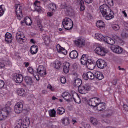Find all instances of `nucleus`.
I'll list each match as a JSON object with an SVG mask.
<instances>
[{
    "mask_svg": "<svg viewBox=\"0 0 128 128\" xmlns=\"http://www.w3.org/2000/svg\"><path fill=\"white\" fill-rule=\"evenodd\" d=\"M28 70L29 74H30L34 76L38 81L40 80V77L39 76H36V72H34V68H28Z\"/></svg>",
    "mask_w": 128,
    "mask_h": 128,
    "instance_id": "f3484780",
    "label": "nucleus"
},
{
    "mask_svg": "<svg viewBox=\"0 0 128 128\" xmlns=\"http://www.w3.org/2000/svg\"><path fill=\"white\" fill-rule=\"evenodd\" d=\"M36 76H38L42 78H44L46 76V69L44 68V66H39L36 69Z\"/></svg>",
    "mask_w": 128,
    "mask_h": 128,
    "instance_id": "39448f33",
    "label": "nucleus"
},
{
    "mask_svg": "<svg viewBox=\"0 0 128 128\" xmlns=\"http://www.w3.org/2000/svg\"><path fill=\"white\" fill-rule=\"evenodd\" d=\"M118 68L119 70H122L123 72L126 71V70H124V68H121L120 66L118 67Z\"/></svg>",
    "mask_w": 128,
    "mask_h": 128,
    "instance_id": "680f3d73",
    "label": "nucleus"
},
{
    "mask_svg": "<svg viewBox=\"0 0 128 128\" xmlns=\"http://www.w3.org/2000/svg\"><path fill=\"white\" fill-rule=\"evenodd\" d=\"M91 88L90 86V85L86 84L79 86L78 90L80 94H88Z\"/></svg>",
    "mask_w": 128,
    "mask_h": 128,
    "instance_id": "423d86ee",
    "label": "nucleus"
},
{
    "mask_svg": "<svg viewBox=\"0 0 128 128\" xmlns=\"http://www.w3.org/2000/svg\"><path fill=\"white\" fill-rule=\"evenodd\" d=\"M74 95H71L69 94L66 97V98H65V100H66V102H72V100H74Z\"/></svg>",
    "mask_w": 128,
    "mask_h": 128,
    "instance_id": "c03bdc74",
    "label": "nucleus"
},
{
    "mask_svg": "<svg viewBox=\"0 0 128 128\" xmlns=\"http://www.w3.org/2000/svg\"><path fill=\"white\" fill-rule=\"evenodd\" d=\"M84 80H94L95 76L94 74L92 72H88L86 74H84L82 76Z\"/></svg>",
    "mask_w": 128,
    "mask_h": 128,
    "instance_id": "f8f14e48",
    "label": "nucleus"
},
{
    "mask_svg": "<svg viewBox=\"0 0 128 128\" xmlns=\"http://www.w3.org/2000/svg\"><path fill=\"white\" fill-rule=\"evenodd\" d=\"M30 42H31L32 44H36V40H34V39H32L30 40Z\"/></svg>",
    "mask_w": 128,
    "mask_h": 128,
    "instance_id": "0e129e2a",
    "label": "nucleus"
},
{
    "mask_svg": "<svg viewBox=\"0 0 128 128\" xmlns=\"http://www.w3.org/2000/svg\"><path fill=\"white\" fill-rule=\"evenodd\" d=\"M52 100H58V98H56V96H53L52 98Z\"/></svg>",
    "mask_w": 128,
    "mask_h": 128,
    "instance_id": "69168bd1",
    "label": "nucleus"
},
{
    "mask_svg": "<svg viewBox=\"0 0 128 128\" xmlns=\"http://www.w3.org/2000/svg\"><path fill=\"white\" fill-rule=\"evenodd\" d=\"M95 52L99 56H104L108 52V50L104 47H97L95 49Z\"/></svg>",
    "mask_w": 128,
    "mask_h": 128,
    "instance_id": "0eeeda50",
    "label": "nucleus"
},
{
    "mask_svg": "<svg viewBox=\"0 0 128 128\" xmlns=\"http://www.w3.org/2000/svg\"><path fill=\"white\" fill-rule=\"evenodd\" d=\"M104 42L108 44H110L111 46H114L116 44V41L111 38L108 36H106L105 39L104 40Z\"/></svg>",
    "mask_w": 128,
    "mask_h": 128,
    "instance_id": "412c9836",
    "label": "nucleus"
},
{
    "mask_svg": "<svg viewBox=\"0 0 128 128\" xmlns=\"http://www.w3.org/2000/svg\"><path fill=\"white\" fill-rule=\"evenodd\" d=\"M75 44L77 46H86V38H80L75 41Z\"/></svg>",
    "mask_w": 128,
    "mask_h": 128,
    "instance_id": "2eb2a0df",
    "label": "nucleus"
},
{
    "mask_svg": "<svg viewBox=\"0 0 128 128\" xmlns=\"http://www.w3.org/2000/svg\"><path fill=\"white\" fill-rule=\"evenodd\" d=\"M24 65H25V66H26V68H28V67L30 66V63L25 62Z\"/></svg>",
    "mask_w": 128,
    "mask_h": 128,
    "instance_id": "e2e57ef3",
    "label": "nucleus"
},
{
    "mask_svg": "<svg viewBox=\"0 0 128 128\" xmlns=\"http://www.w3.org/2000/svg\"><path fill=\"white\" fill-rule=\"evenodd\" d=\"M5 40L8 44H12V35L10 33L7 32L5 35Z\"/></svg>",
    "mask_w": 128,
    "mask_h": 128,
    "instance_id": "5701e85b",
    "label": "nucleus"
},
{
    "mask_svg": "<svg viewBox=\"0 0 128 128\" xmlns=\"http://www.w3.org/2000/svg\"><path fill=\"white\" fill-rule=\"evenodd\" d=\"M100 104V100L98 98H92L90 99L88 102V105L92 108H94V110L98 108L97 106H98Z\"/></svg>",
    "mask_w": 128,
    "mask_h": 128,
    "instance_id": "20e7f679",
    "label": "nucleus"
},
{
    "mask_svg": "<svg viewBox=\"0 0 128 128\" xmlns=\"http://www.w3.org/2000/svg\"><path fill=\"white\" fill-rule=\"evenodd\" d=\"M16 14L19 20H21L23 18L22 11V6L20 4H17L15 6Z\"/></svg>",
    "mask_w": 128,
    "mask_h": 128,
    "instance_id": "6e6552de",
    "label": "nucleus"
},
{
    "mask_svg": "<svg viewBox=\"0 0 128 128\" xmlns=\"http://www.w3.org/2000/svg\"><path fill=\"white\" fill-rule=\"evenodd\" d=\"M48 114L50 118H56V112L54 110H49Z\"/></svg>",
    "mask_w": 128,
    "mask_h": 128,
    "instance_id": "e433bc0d",
    "label": "nucleus"
},
{
    "mask_svg": "<svg viewBox=\"0 0 128 128\" xmlns=\"http://www.w3.org/2000/svg\"><path fill=\"white\" fill-rule=\"evenodd\" d=\"M92 2H94V0H85V2H86V4H92Z\"/></svg>",
    "mask_w": 128,
    "mask_h": 128,
    "instance_id": "6e6d98bb",
    "label": "nucleus"
},
{
    "mask_svg": "<svg viewBox=\"0 0 128 128\" xmlns=\"http://www.w3.org/2000/svg\"><path fill=\"white\" fill-rule=\"evenodd\" d=\"M24 108V104L22 102H18L15 106V112L16 114H21Z\"/></svg>",
    "mask_w": 128,
    "mask_h": 128,
    "instance_id": "4468645a",
    "label": "nucleus"
},
{
    "mask_svg": "<svg viewBox=\"0 0 128 128\" xmlns=\"http://www.w3.org/2000/svg\"><path fill=\"white\" fill-rule=\"evenodd\" d=\"M113 84H114V86H116V80H114L113 81Z\"/></svg>",
    "mask_w": 128,
    "mask_h": 128,
    "instance_id": "338daca9",
    "label": "nucleus"
},
{
    "mask_svg": "<svg viewBox=\"0 0 128 128\" xmlns=\"http://www.w3.org/2000/svg\"><path fill=\"white\" fill-rule=\"evenodd\" d=\"M4 12H6V7L4 6H0V18H2L4 14Z\"/></svg>",
    "mask_w": 128,
    "mask_h": 128,
    "instance_id": "4c0bfd02",
    "label": "nucleus"
},
{
    "mask_svg": "<svg viewBox=\"0 0 128 128\" xmlns=\"http://www.w3.org/2000/svg\"><path fill=\"white\" fill-rule=\"evenodd\" d=\"M57 112L59 116H62L66 112V110L62 107H60L58 108Z\"/></svg>",
    "mask_w": 128,
    "mask_h": 128,
    "instance_id": "c9c22d12",
    "label": "nucleus"
},
{
    "mask_svg": "<svg viewBox=\"0 0 128 128\" xmlns=\"http://www.w3.org/2000/svg\"><path fill=\"white\" fill-rule=\"evenodd\" d=\"M95 78H97L99 80H102L104 78V74L101 72H96L94 73Z\"/></svg>",
    "mask_w": 128,
    "mask_h": 128,
    "instance_id": "c756f323",
    "label": "nucleus"
},
{
    "mask_svg": "<svg viewBox=\"0 0 128 128\" xmlns=\"http://www.w3.org/2000/svg\"><path fill=\"white\" fill-rule=\"evenodd\" d=\"M70 68V64L68 62H66L64 64L63 70L64 74H68Z\"/></svg>",
    "mask_w": 128,
    "mask_h": 128,
    "instance_id": "aec40b11",
    "label": "nucleus"
},
{
    "mask_svg": "<svg viewBox=\"0 0 128 128\" xmlns=\"http://www.w3.org/2000/svg\"><path fill=\"white\" fill-rule=\"evenodd\" d=\"M22 120H20L17 122L15 128H22Z\"/></svg>",
    "mask_w": 128,
    "mask_h": 128,
    "instance_id": "a18cd8bd",
    "label": "nucleus"
},
{
    "mask_svg": "<svg viewBox=\"0 0 128 128\" xmlns=\"http://www.w3.org/2000/svg\"><path fill=\"white\" fill-rule=\"evenodd\" d=\"M62 122L63 124H65V126H68L70 124V119L68 118H64L62 120Z\"/></svg>",
    "mask_w": 128,
    "mask_h": 128,
    "instance_id": "49530a36",
    "label": "nucleus"
},
{
    "mask_svg": "<svg viewBox=\"0 0 128 128\" xmlns=\"http://www.w3.org/2000/svg\"><path fill=\"white\" fill-rule=\"evenodd\" d=\"M5 66H6L4 65V64L0 62V68H4Z\"/></svg>",
    "mask_w": 128,
    "mask_h": 128,
    "instance_id": "4d7b16f0",
    "label": "nucleus"
},
{
    "mask_svg": "<svg viewBox=\"0 0 128 128\" xmlns=\"http://www.w3.org/2000/svg\"><path fill=\"white\" fill-rule=\"evenodd\" d=\"M48 16H50V17L52 16H54V13L49 12L48 13Z\"/></svg>",
    "mask_w": 128,
    "mask_h": 128,
    "instance_id": "bf43d9fd",
    "label": "nucleus"
},
{
    "mask_svg": "<svg viewBox=\"0 0 128 128\" xmlns=\"http://www.w3.org/2000/svg\"><path fill=\"white\" fill-rule=\"evenodd\" d=\"M78 53L76 50H73L70 54V57L72 60H76V58H78Z\"/></svg>",
    "mask_w": 128,
    "mask_h": 128,
    "instance_id": "7c9ffc66",
    "label": "nucleus"
},
{
    "mask_svg": "<svg viewBox=\"0 0 128 128\" xmlns=\"http://www.w3.org/2000/svg\"><path fill=\"white\" fill-rule=\"evenodd\" d=\"M112 30L116 32H118V30H120V25L118 24H112Z\"/></svg>",
    "mask_w": 128,
    "mask_h": 128,
    "instance_id": "58836bf2",
    "label": "nucleus"
},
{
    "mask_svg": "<svg viewBox=\"0 0 128 128\" xmlns=\"http://www.w3.org/2000/svg\"><path fill=\"white\" fill-rule=\"evenodd\" d=\"M84 128H90V125L89 124H86L84 126Z\"/></svg>",
    "mask_w": 128,
    "mask_h": 128,
    "instance_id": "052dcab7",
    "label": "nucleus"
},
{
    "mask_svg": "<svg viewBox=\"0 0 128 128\" xmlns=\"http://www.w3.org/2000/svg\"><path fill=\"white\" fill-rule=\"evenodd\" d=\"M13 78L16 84H22L24 82V76L20 74H14Z\"/></svg>",
    "mask_w": 128,
    "mask_h": 128,
    "instance_id": "9b49d317",
    "label": "nucleus"
},
{
    "mask_svg": "<svg viewBox=\"0 0 128 128\" xmlns=\"http://www.w3.org/2000/svg\"><path fill=\"white\" fill-rule=\"evenodd\" d=\"M25 82L28 86H34V80H32V78L30 76H26L25 78Z\"/></svg>",
    "mask_w": 128,
    "mask_h": 128,
    "instance_id": "6ab92c4d",
    "label": "nucleus"
},
{
    "mask_svg": "<svg viewBox=\"0 0 128 128\" xmlns=\"http://www.w3.org/2000/svg\"><path fill=\"white\" fill-rule=\"evenodd\" d=\"M122 12L125 18H128V14H126V11H122Z\"/></svg>",
    "mask_w": 128,
    "mask_h": 128,
    "instance_id": "13d9d810",
    "label": "nucleus"
},
{
    "mask_svg": "<svg viewBox=\"0 0 128 128\" xmlns=\"http://www.w3.org/2000/svg\"><path fill=\"white\" fill-rule=\"evenodd\" d=\"M22 24H26V26H30L32 24V20L29 17H26L24 20H22Z\"/></svg>",
    "mask_w": 128,
    "mask_h": 128,
    "instance_id": "cd10ccee",
    "label": "nucleus"
},
{
    "mask_svg": "<svg viewBox=\"0 0 128 128\" xmlns=\"http://www.w3.org/2000/svg\"><path fill=\"white\" fill-rule=\"evenodd\" d=\"M22 124L24 128H28V126H30V118L26 117L22 122Z\"/></svg>",
    "mask_w": 128,
    "mask_h": 128,
    "instance_id": "393cba45",
    "label": "nucleus"
},
{
    "mask_svg": "<svg viewBox=\"0 0 128 128\" xmlns=\"http://www.w3.org/2000/svg\"><path fill=\"white\" fill-rule=\"evenodd\" d=\"M96 26L100 30H104L106 28V23L102 20H99L96 23Z\"/></svg>",
    "mask_w": 128,
    "mask_h": 128,
    "instance_id": "bb28decb",
    "label": "nucleus"
},
{
    "mask_svg": "<svg viewBox=\"0 0 128 128\" xmlns=\"http://www.w3.org/2000/svg\"><path fill=\"white\" fill-rule=\"evenodd\" d=\"M110 49L112 52H113L117 54H122V48L120 47V46H113L110 48Z\"/></svg>",
    "mask_w": 128,
    "mask_h": 128,
    "instance_id": "ddd939ff",
    "label": "nucleus"
},
{
    "mask_svg": "<svg viewBox=\"0 0 128 128\" xmlns=\"http://www.w3.org/2000/svg\"><path fill=\"white\" fill-rule=\"evenodd\" d=\"M106 36H104L102 34L97 33L95 34V40H99V42H104Z\"/></svg>",
    "mask_w": 128,
    "mask_h": 128,
    "instance_id": "b1692460",
    "label": "nucleus"
},
{
    "mask_svg": "<svg viewBox=\"0 0 128 128\" xmlns=\"http://www.w3.org/2000/svg\"><path fill=\"white\" fill-rule=\"evenodd\" d=\"M70 94V93L68 92H64L63 94H62V96L64 98V100H66V97L68 96V95Z\"/></svg>",
    "mask_w": 128,
    "mask_h": 128,
    "instance_id": "5fc2aeb1",
    "label": "nucleus"
},
{
    "mask_svg": "<svg viewBox=\"0 0 128 128\" xmlns=\"http://www.w3.org/2000/svg\"><path fill=\"white\" fill-rule=\"evenodd\" d=\"M124 26H126V28H128V23H124Z\"/></svg>",
    "mask_w": 128,
    "mask_h": 128,
    "instance_id": "774afa93",
    "label": "nucleus"
},
{
    "mask_svg": "<svg viewBox=\"0 0 128 128\" xmlns=\"http://www.w3.org/2000/svg\"><path fill=\"white\" fill-rule=\"evenodd\" d=\"M48 10L50 12H55L56 10V4H50Z\"/></svg>",
    "mask_w": 128,
    "mask_h": 128,
    "instance_id": "ea45409f",
    "label": "nucleus"
},
{
    "mask_svg": "<svg viewBox=\"0 0 128 128\" xmlns=\"http://www.w3.org/2000/svg\"><path fill=\"white\" fill-rule=\"evenodd\" d=\"M48 90H50L51 92H56V88H54V87H52V85L50 84H48Z\"/></svg>",
    "mask_w": 128,
    "mask_h": 128,
    "instance_id": "de8ad7c7",
    "label": "nucleus"
},
{
    "mask_svg": "<svg viewBox=\"0 0 128 128\" xmlns=\"http://www.w3.org/2000/svg\"><path fill=\"white\" fill-rule=\"evenodd\" d=\"M87 64H94V60L92 59H88Z\"/></svg>",
    "mask_w": 128,
    "mask_h": 128,
    "instance_id": "603ef678",
    "label": "nucleus"
},
{
    "mask_svg": "<svg viewBox=\"0 0 128 128\" xmlns=\"http://www.w3.org/2000/svg\"><path fill=\"white\" fill-rule=\"evenodd\" d=\"M107 4H108L110 6H114V0H107Z\"/></svg>",
    "mask_w": 128,
    "mask_h": 128,
    "instance_id": "09e8293b",
    "label": "nucleus"
},
{
    "mask_svg": "<svg viewBox=\"0 0 128 128\" xmlns=\"http://www.w3.org/2000/svg\"><path fill=\"white\" fill-rule=\"evenodd\" d=\"M100 8L102 16L106 20H111L114 18V12L108 5L103 4L100 6Z\"/></svg>",
    "mask_w": 128,
    "mask_h": 128,
    "instance_id": "f257e3e1",
    "label": "nucleus"
},
{
    "mask_svg": "<svg viewBox=\"0 0 128 128\" xmlns=\"http://www.w3.org/2000/svg\"><path fill=\"white\" fill-rule=\"evenodd\" d=\"M99 107L95 110V112H102L104 110H106V104L104 103L100 104Z\"/></svg>",
    "mask_w": 128,
    "mask_h": 128,
    "instance_id": "72a5a7b5",
    "label": "nucleus"
},
{
    "mask_svg": "<svg viewBox=\"0 0 128 128\" xmlns=\"http://www.w3.org/2000/svg\"><path fill=\"white\" fill-rule=\"evenodd\" d=\"M62 26L66 30H70L74 28V22L70 18H66L63 20Z\"/></svg>",
    "mask_w": 128,
    "mask_h": 128,
    "instance_id": "7ed1b4c3",
    "label": "nucleus"
},
{
    "mask_svg": "<svg viewBox=\"0 0 128 128\" xmlns=\"http://www.w3.org/2000/svg\"><path fill=\"white\" fill-rule=\"evenodd\" d=\"M17 94L19 96H23L24 97L26 96V90L23 88L18 89L16 91Z\"/></svg>",
    "mask_w": 128,
    "mask_h": 128,
    "instance_id": "a878e982",
    "label": "nucleus"
},
{
    "mask_svg": "<svg viewBox=\"0 0 128 128\" xmlns=\"http://www.w3.org/2000/svg\"><path fill=\"white\" fill-rule=\"evenodd\" d=\"M76 86L79 88V86H82V81L80 79H76L74 82Z\"/></svg>",
    "mask_w": 128,
    "mask_h": 128,
    "instance_id": "a19ab883",
    "label": "nucleus"
},
{
    "mask_svg": "<svg viewBox=\"0 0 128 128\" xmlns=\"http://www.w3.org/2000/svg\"><path fill=\"white\" fill-rule=\"evenodd\" d=\"M38 26L40 32H44V27L42 26V24L39 23L38 24Z\"/></svg>",
    "mask_w": 128,
    "mask_h": 128,
    "instance_id": "8fccbe9b",
    "label": "nucleus"
},
{
    "mask_svg": "<svg viewBox=\"0 0 128 128\" xmlns=\"http://www.w3.org/2000/svg\"><path fill=\"white\" fill-rule=\"evenodd\" d=\"M78 4L80 5V12H84L86 10V6H84V0H78Z\"/></svg>",
    "mask_w": 128,
    "mask_h": 128,
    "instance_id": "2f4dec72",
    "label": "nucleus"
},
{
    "mask_svg": "<svg viewBox=\"0 0 128 128\" xmlns=\"http://www.w3.org/2000/svg\"><path fill=\"white\" fill-rule=\"evenodd\" d=\"M61 82L62 84H64L66 82V79L64 77H62L61 78Z\"/></svg>",
    "mask_w": 128,
    "mask_h": 128,
    "instance_id": "864d4df0",
    "label": "nucleus"
},
{
    "mask_svg": "<svg viewBox=\"0 0 128 128\" xmlns=\"http://www.w3.org/2000/svg\"><path fill=\"white\" fill-rule=\"evenodd\" d=\"M74 95L77 96L76 99L74 98H73L74 100L76 102V104H80L82 102V100H80V96H78V94L75 93Z\"/></svg>",
    "mask_w": 128,
    "mask_h": 128,
    "instance_id": "79ce46f5",
    "label": "nucleus"
},
{
    "mask_svg": "<svg viewBox=\"0 0 128 128\" xmlns=\"http://www.w3.org/2000/svg\"><path fill=\"white\" fill-rule=\"evenodd\" d=\"M34 6H35L34 8L36 12H40V14H42V12H44V9L40 7V2L36 1L34 3Z\"/></svg>",
    "mask_w": 128,
    "mask_h": 128,
    "instance_id": "dca6fc26",
    "label": "nucleus"
},
{
    "mask_svg": "<svg viewBox=\"0 0 128 128\" xmlns=\"http://www.w3.org/2000/svg\"><path fill=\"white\" fill-rule=\"evenodd\" d=\"M38 52V46H37L34 45L31 47L30 53L32 54H33V55L36 54Z\"/></svg>",
    "mask_w": 128,
    "mask_h": 128,
    "instance_id": "c85d7f7f",
    "label": "nucleus"
},
{
    "mask_svg": "<svg viewBox=\"0 0 128 128\" xmlns=\"http://www.w3.org/2000/svg\"><path fill=\"white\" fill-rule=\"evenodd\" d=\"M4 86V82L2 80H0V89L2 88Z\"/></svg>",
    "mask_w": 128,
    "mask_h": 128,
    "instance_id": "3c124183",
    "label": "nucleus"
},
{
    "mask_svg": "<svg viewBox=\"0 0 128 128\" xmlns=\"http://www.w3.org/2000/svg\"><path fill=\"white\" fill-rule=\"evenodd\" d=\"M90 122L92 124H93L94 126H102V124H100V122H98V120L96 118H90Z\"/></svg>",
    "mask_w": 128,
    "mask_h": 128,
    "instance_id": "473e14b6",
    "label": "nucleus"
},
{
    "mask_svg": "<svg viewBox=\"0 0 128 128\" xmlns=\"http://www.w3.org/2000/svg\"><path fill=\"white\" fill-rule=\"evenodd\" d=\"M16 40L21 44L26 40V36L22 32H18L16 36Z\"/></svg>",
    "mask_w": 128,
    "mask_h": 128,
    "instance_id": "1a4fd4ad",
    "label": "nucleus"
},
{
    "mask_svg": "<svg viewBox=\"0 0 128 128\" xmlns=\"http://www.w3.org/2000/svg\"><path fill=\"white\" fill-rule=\"evenodd\" d=\"M96 64L98 68H100V70H104V68H106V66H108V64H106V62L104 61L102 59H99L96 62Z\"/></svg>",
    "mask_w": 128,
    "mask_h": 128,
    "instance_id": "9d476101",
    "label": "nucleus"
},
{
    "mask_svg": "<svg viewBox=\"0 0 128 128\" xmlns=\"http://www.w3.org/2000/svg\"><path fill=\"white\" fill-rule=\"evenodd\" d=\"M44 44H45V46H52V42L50 40V37L49 36H45L44 38Z\"/></svg>",
    "mask_w": 128,
    "mask_h": 128,
    "instance_id": "4be33fe9",
    "label": "nucleus"
},
{
    "mask_svg": "<svg viewBox=\"0 0 128 128\" xmlns=\"http://www.w3.org/2000/svg\"><path fill=\"white\" fill-rule=\"evenodd\" d=\"M10 106H12V102H8L5 107L0 110V120H4L10 116L12 110Z\"/></svg>",
    "mask_w": 128,
    "mask_h": 128,
    "instance_id": "f03ea898",
    "label": "nucleus"
},
{
    "mask_svg": "<svg viewBox=\"0 0 128 128\" xmlns=\"http://www.w3.org/2000/svg\"><path fill=\"white\" fill-rule=\"evenodd\" d=\"M81 64L83 66H86L88 64V57H86V54H84L81 58Z\"/></svg>",
    "mask_w": 128,
    "mask_h": 128,
    "instance_id": "f704fd0d",
    "label": "nucleus"
},
{
    "mask_svg": "<svg viewBox=\"0 0 128 128\" xmlns=\"http://www.w3.org/2000/svg\"><path fill=\"white\" fill-rule=\"evenodd\" d=\"M54 66L55 68L59 70V68H60V66H62V63L60 62L57 60L55 62Z\"/></svg>",
    "mask_w": 128,
    "mask_h": 128,
    "instance_id": "37998d69",
    "label": "nucleus"
},
{
    "mask_svg": "<svg viewBox=\"0 0 128 128\" xmlns=\"http://www.w3.org/2000/svg\"><path fill=\"white\" fill-rule=\"evenodd\" d=\"M56 48L59 54H64V56H66V54H68V50L64 49V48L61 47L60 44L57 45Z\"/></svg>",
    "mask_w": 128,
    "mask_h": 128,
    "instance_id": "a211bd4d",
    "label": "nucleus"
}]
</instances>
